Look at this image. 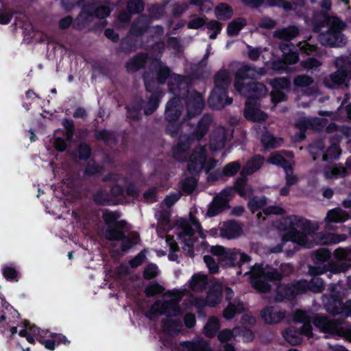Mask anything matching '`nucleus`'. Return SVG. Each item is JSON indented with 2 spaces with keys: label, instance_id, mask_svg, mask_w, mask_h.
I'll list each match as a JSON object with an SVG mask.
<instances>
[{
  "label": "nucleus",
  "instance_id": "obj_1",
  "mask_svg": "<svg viewBox=\"0 0 351 351\" xmlns=\"http://www.w3.org/2000/svg\"><path fill=\"white\" fill-rule=\"evenodd\" d=\"M152 64V71L149 72L156 80L157 86L166 84L167 80L169 79L167 86L169 92L172 94L177 93L182 86H186V77L184 75L172 73L168 66L162 64L160 57L155 58Z\"/></svg>",
  "mask_w": 351,
  "mask_h": 351
},
{
  "label": "nucleus",
  "instance_id": "obj_2",
  "mask_svg": "<svg viewBox=\"0 0 351 351\" xmlns=\"http://www.w3.org/2000/svg\"><path fill=\"white\" fill-rule=\"evenodd\" d=\"M311 221L291 215L284 218L280 221V226L282 230L287 231L282 237L283 243L291 241L298 245H304L306 241V236L298 230L301 228L304 231H309L311 229Z\"/></svg>",
  "mask_w": 351,
  "mask_h": 351
},
{
  "label": "nucleus",
  "instance_id": "obj_3",
  "mask_svg": "<svg viewBox=\"0 0 351 351\" xmlns=\"http://www.w3.org/2000/svg\"><path fill=\"white\" fill-rule=\"evenodd\" d=\"M120 217L121 213L118 210L104 209L102 211L101 218L106 226L104 236L109 241H119L124 238L127 221L123 219L119 220Z\"/></svg>",
  "mask_w": 351,
  "mask_h": 351
},
{
  "label": "nucleus",
  "instance_id": "obj_4",
  "mask_svg": "<svg viewBox=\"0 0 351 351\" xmlns=\"http://www.w3.org/2000/svg\"><path fill=\"white\" fill-rule=\"evenodd\" d=\"M182 101H184L187 110L186 117L189 119L199 114L204 108V100L202 95L194 90L190 92V87L186 81V86L179 89Z\"/></svg>",
  "mask_w": 351,
  "mask_h": 351
},
{
  "label": "nucleus",
  "instance_id": "obj_5",
  "mask_svg": "<svg viewBox=\"0 0 351 351\" xmlns=\"http://www.w3.org/2000/svg\"><path fill=\"white\" fill-rule=\"evenodd\" d=\"M142 77L145 90L151 93L148 101L143 108L144 114L148 116L152 114L158 109L162 97V91L160 87L156 85V80L149 72L145 71Z\"/></svg>",
  "mask_w": 351,
  "mask_h": 351
},
{
  "label": "nucleus",
  "instance_id": "obj_6",
  "mask_svg": "<svg viewBox=\"0 0 351 351\" xmlns=\"http://www.w3.org/2000/svg\"><path fill=\"white\" fill-rule=\"evenodd\" d=\"M323 302L324 308L331 315H341L343 317L351 315V300L343 302L339 291H333L326 296Z\"/></svg>",
  "mask_w": 351,
  "mask_h": 351
},
{
  "label": "nucleus",
  "instance_id": "obj_7",
  "mask_svg": "<svg viewBox=\"0 0 351 351\" xmlns=\"http://www.w3.org/2000/svg\"><path fill=\"white\" fill-rule=\"evenodd\" d=\"M302 283L300 280L287 284L280 283L276 287L274 300L277 302H282L295 299L298 295L302 294L304 288Z\"/></svg>",
  "mask_w": 351,
  "mask_h": 351
},
{
  "label": "nucleus",
  "instance_id": "obj_8",
  "mask_svg": "<svg viewBox=\"0 0 351 351\" xmlns=\"http://www.w3.org/2000/svg\"><path fill=\"white\" fill-rule=\"evenodd\" d=\"M260 73L255 66L250 64H244L239 68L234 75V86L238 92H244L246 84L244 81L251 79L255 80L258 77Z\"/></svg>",
  "mask_w": 351,
  "mask_h": 351
},
{
  "label": "nucleus",
  "instance_id": "obj_9",
  "mask_svg": "<svg viewBox=\"0 0 351 351\" xmlns=\"http://www.w3.org/2000/svg\"><path fill=\"white\" fill-rule=\"evenodd\" d=\"M169 309L174 311V315H178L181 311L180 306L171 301L156 300L146 312L145 317L150 320H154L156 316L160 315L165 314L169 317L171 315L167 313Z\"/></svg>",
  "mask_w": 351,
  "mask_h": 351
},
{
  "label": "nucleus",
  "instance_id": "obj_10",
  "mask_svg": "<svg viewBox=\"0 0 351 351\" xmlns=\"http://www.w3.org/2000/svg\"><path fill=\"white\" fill-rule=\"evenodd\" d=\"M174 96L166 104L165 117L167 121H179L183 111V104L180 93L173 94Z\"/></svg>",
  "mask_w": 351,
  "mask_h": 351
},
{
  "label": "nucleus",
  "instance_id": "obj_11",
  "mask_svg": "<svg viewBox=\"0 0 351 351\" xmlns=\"http://www.w3.org/2000/svg\"><path fill=\"white\" fill-rule=\"evenodd\" d=\"M232 101V98L228 97V90L226 88H215L208 99L209 107L216 110H221L225 106L230 105Z\"/></svg>",
  "mask_w": 351,
  "mask_h": 351
},
{
  "label": "nucleus",
  "instance_id": "obj_12",
  "mask_svg": "<svg viewBox=\"0 0 351 351\" xmlns=\"http://www.w3.org/2000/svg\"><path fill=\"white\" fill-rule=\"evenodd\" d=\"M286 311L278 306H266L261 311V317L269 325L280 323L285 317Z\"/></svg>",
  "mask_w": 351,
  "mask_h": 351
},
{
  "label": "nucleus",
  "instance_id": "obj_13",
  "mask_svg": "<svg viewBox=\"0 0 351 351\" xmlns=\"http://www.w3.org/2000/svg\"><path fill=\"white\" fill-rule=\"evenodd\" d=\"M206 160L205 149L201 148L199 150H194L191 154L188 164L187 170L191 175L199 173L203 169Z\"/></svg>",
  "mask_w": 351,
  "mask_h": 351
},
{
  "label": "nucleus",
  "instance_id": "obj_14",
  "mask_svg": "<svg viewBox=\"0 0 351 351\" xmlns=\"http://www.w3.org/2000/svg\"><path fill=\"white\" fill-rule=\"evenodd\" d=\"M322 45L328 47H342L347 43V38L342 32L326 31L319 36Z\"/></svg>",
  "mask_w": 351,
  "mask_h": 351
},
{
  "label": "nucleus",
  "instance_id": "obj_15",
  "mask_svg": "<svg viewBox=\"0 0 351 351\" xmlns=\"http://www.w3.org/2000/svg\"><path fill=\"white\" fill-rule=\"evenodd\" d=\"M220 236L228 239L239 237L243 233L242 224L234 219H229L221 223Z\"/></svg>",
  "mask_w": 351,
  "mask_h": 351
},
{
  "label": "nucleus",
  "instance_id": "obj_16",
  "mask_svg": "<svg viewBox=\"0 0 351 351\" xmlns=\"http://www.w3.org/2000/svg\"><path fill=\"white\" fill-rule=\"evenodd\" d=\"M194 140L189 135L185 139L180 138L176 146L172 149L173 157L178 162H185L188 159L189 150Z\"/></svg>",
  "mask_w": 351,
  "mask_h": 351
},
{
  "label": "nucleus",
  "instance_id": "obj_17",
  "mask_svg": "<svg viewBox=\"0 0 351 351\" xmlns=\"http://www.w3.org/2000/svg\"><path fill=\"white\" fill-rule=\"evenodd\" d=\"M312 323L316 328L324 333L335 334L338 328V324L325 315H316L313 317Z\"/></svg>",
  "mask_w": 351,
  "mask_h": 351
},
{
  "label": "nucleus",
  "instance_id": "obj_18",
  "mask_svg": "<svg viewBox=\"0 0 351 351\" xmlns=\"http://www.w3.org/2000/svg\"><path fill=\"white\" fill-rule=\"evenodd\" d=\"M152 21L147 14H143L132 23L129 33L132 36L141 37L147 31Z\"/></svg>",
  "mask_w": 351,
  "mask_h": 351
},
{
  "label": "nucleus",
  "instance_id": "obj_19",
  "mask_svg": "<svg viewBox=\"0 0 351 351\" xmlns=\"http://www.w3.org/2000/svg\"><path fill=\"white\" fill-rule=\"evenodd\" d=\"M212 122V118L210 115L204 114L197 122L195 130L189 134L195 141H201L207 134Z\"/></svg>",
  "mask_w": 351,
  "mask_h": 351
},
{
  "label": "nucleus",
  "instance_id": "obj_20",
  "mask_svg": "<svg viewBox=\"0 0 351 351\" xmlns=\"http://www.w3.org/2000/svg\"><path fill=\"white\" fill-rule=\"evenodd\" d=\"M147 58L148 56L146 53L141 52L136 54L125 63L127 72L132 73L143 69L146 65Z\"/></svg>",
  "mask_w": 351,
  "mask_h": 351
},
{
  "label": "nucleus",
  "instance_id": "obj_21",
  "mask_svg": "<svg viewBox=\"0 0 351 351\" xmlns=\"http://www.w3.org/2000/svg\"><path fill=\"white\" fill-rule=\"evenodd\" d=\"M84 5L90 18L95 17L99 19H105L110 16L112 12V10L108 6H97L94 2H88Z\"/></svg>",
  "mask_w": 351,
  "mask_h": 351
},
{
  "label": "nucleus",
  "instance_id": "obj_22",
  "mask_svg": "<svg viewBox=\"0 0 351 351\" xmlns=\"http://www.w3.org/2000/svg\"><path fill=\"white\" fill-rule=\"evenodd\" d=\"M94 204L99 206H114L109 191L104 188L97 189L92 195Z\"/></svg>",
  "mask_w": 351,
  "mask_h": 351
},
{
  "label": "nucleus",
  "instance_id": "obj_23",
  "mask_svg": "<svg viewBox=\"0 0 351 351\" xmlns=\"http://www.w3.org/2000/svg\"><path fill=\"white\" fill-rule=\"evenodd\" d=\"M229 207L228 199L221 197H215L208 205L207 215L209 217H215Z\"/></svg>",
  "mask_w": 351,
  "mask_h": 351
},
{
  "label": "nucleus",
  "instance_id": "obj_24",
  "mask_svg": "<svg viewBox=\"0 0 351 351\" xmlns=\"http://www.w3.org/2000/svg\"><path fill=\"white\" fill-rule=\"evenodd\" d=\"M144 100L140 97L135 101L131 106H126V117L133 121H139L141 119V111L143 108Z\"/></svg>",
  "mask_w": 351,
  "mask_h": 351
},
{
  "label": "nucleus",
  "instance_id": "obj_25",
  "mask_svg": "<svg viewBox=\"0 0 351 351\" xmlns=\"http://www.w3.org/2000/svg\"><path fill=\"white\" fill-rule=\"evenodd\" d=\"M348 269V265L344 263H339L335 261H329L323 267H317L315 268L316 274H322L326 271H330L332 274H339L345 272Z\"/></svg>",
  "mask_w": 351,
  "mask_h": 351
},
{
  "label": "nucleus",
  "instance_id": "obj_26",
  "mask_svg": "<svg viewBox=\"0 0 351 351\" xmlns=\"http://www.w3.org/2000/svg\"><path fill=\"white\" fill-rule=\"evenodd\" d=\"M347 73L342 69H337L335 72L331 73L328 79L324 80L325 86L330 89L337 88L343 84L348 76Z\"/></svg>",
  "mask_w": 351,
  "mask_h": 351
},
{
  "label": "nucleus",
  "instance_id": "obj_27",
  "mask_svg": "<svg viewBox=\"0 0 351 351\" xmlns=\"http://www.w3.org/2000/svg\"><path fill=\"white\" fill-rule=\"evenodd\" d=\"M323 174L327 179L345 178L347 175L346 169L341 164L332 166L326 165L323 169Z\"/></svg>",
  "mask_w": 351,
  "mask_h": 351
},
{
  "label": "nucleus",
  "instance_id": "obj_28",
  "mask_svg": "<svg viewBox=\"0 0 351 351\" xmlns=\"http://www.w3.org/2000/svg\"><path fill=\"white\" fill-rule=\"evenodd\" d=\"M298 34V28L295 25H289L287 27L276 30L274 33V36L278 39L287 41L290 45V41L294 38H295Z\"/></svg>",
  "mask_w": 351,
  "mask_h": 351
},
{
  "label": "nucleus",
  "instance_id": "obj_29",
  "mask_svg": "<svg viewBox=\"0 0 351 351\" xmlns=\"http://www.w3.org/2000/svg\"><path fill=\"white\" fill-rule=\"evenodd\" d=\"M283 338L291 345L298 346L302 343L303 338L298 330V328L291 326L282 332Z\"/></svg>",
  "mask_w": 351,
  "mask_h": 351
},
{
  "label": "nucleus",
  "instance_id": "obj_30",
  "mask_svg": "<svg viewBox=\"0 0 351 351\" xmlns=\"http://www.w3.org/2000/svg\"><path fill=\"white\" fill-rule=\"evenodd\" d=\"M244 117L251 121H265L267 119V113L254 107H250L246 103V108L244 110Z\"/></svg>",
  "mask_w": 351,
  "mask_h": 351
},
{
  "label": "nucleus",
  "instance_id": "obj_31",
  "mask_svg": "<svg viewBox=\"0 0 351 351\" xmlns=\"http://www.w3.org/2000/svg\"><path fill=\"white\" fill-rule=\"evenodd\" d=\"M94 138L97 141L104 142L105 145L115 144L117 139L115 133L107 129L97 130L93 131Z\"/></svg>",
  "mask_w": 351,
  "mask_h": 351
},
{
  "label": "nucleus",
  "instance_id": "obj_32",
  "mask_svg": "<svg viewBox=\"0 0 351 351\" xmlns=\"http://www.w3.org/2000/svg\"><path fill=\"white\" fill-rule=\"evenodd\" d=\"M252 287L258 293H267L271 289V286L265 280L262 276H254L250 277Z\"/></svg>",
  "mask_w": 351,
  "mask_h": 351
},
{
  "label": "nucleus",
  "instance_id": "obj_33",
  "mask_svg": "<svg viewBox=\"0 0 351 351\" xmlns=\"http://www.w3.org/2000/svg\"><path fill=\"white\" fill-rule=\"evenodd\" d=\"M324 21L328 27L327 31L342 32L346 27V23L336 16H324Z\"/></svg>",
  "mask_w": 351,
  "mask_h": 351
},
{
  "label": "nucleus",
  "instance_id": "obj_34",
  "mask_svg": "<svg viewBox=\"0 0 351 351\" xmlns=\"http://www.w3.org/2000/svg\"><path fill=\"white\" fill-rule=\"evenodd\" d=\"M237 257V251L234 249H227L222 256L218 258V262L222 267H236Z\"/></svg>",
  "mask_w": 351,
  "mask_h": 351
},
{
  "label": "nucleus",
  "instance_id": "obj_35",
  "mask_svg": "<svg viewBox=\"0 0 351 351\" xmlns=\"http://www.w3.org/2000/svg\"><path fill=\"white\" fill-rule=\"evenodd\" d=\"M231 82L229 72L226 69L219 71L214 76L215 88L228 90Z\"/></svg>",
  "mask_w": 351,
  "mask_h": 351
},
{
  "label": "nucleus",
  "instance_id": "obj_36",
  "mask_svg": "<svg viewBox=\"0 0 351 351\" xmlns=\"http://www.w3.org/2000/svg\"><path fill=\"white\" fill-rule=\"evenodd\" d=\"M214 12L217 19L220 21H228L233 15L232 7L226 3H219L215 8Z\"/></svg>",
  "mask_w": 351,
  "mask_h": 351
},
{
  "label": "nucleus",
  "instance_id": "obj_37",
  "mask_svg": "<svg viewBox=\"0 0 351 351\" xmlns=\"http://www.w3.org/2000/svg\"><path fill=\"white\" fill-rule=\"evenodd\" d=\"M289 43H282L280 49L282 52V58L285 63L288 64H296L299 60V54L297 51L289 49Z\"/></svg>",
  "mask_w": 351,
  "mask_h": 351
},
{
  "label": "nucleus",
  "instance_id": "obj_38",
  "mask_svg": "<svg viewBox=\"0 0 351 351\" xmlns=\"http://www.w3.org/2000/svg\"><path fill=\"white\" fill-rule=\"evenodd\" d=\"M300 282H303L304 291L302 294L311 291L313 293H320L324 290V282L323 280L319 278H314L311 281H307L305 279H300Z\"/></svg>",
  "mask_w": 351,
  "mask_h": 351
},
{
  "label": "nucleus",
  "instance_id": "obj_39",
  "mask_svg": "<svg viewBox=\"0 0 351 351\" xmlns=\"http://www.w3.org/2000/svg\"><path fill=\"white\" fill-rule=\"evenodd\" d=\"M247 25V21L244 18H236L227 26V34L229 36H237L240 31Z\"/></svg>",
  "mask_w": 351,
  "mask_h": 351
},
{
  "label": "nucleus",
  "instance_id": "obj_40",
  "mask_svg": "<svg viewBox=\"0 0 351 351\" xmlns=\"http://www.w3.org/2000/svg\"><path fill=\"white\" fill-rule=\"evenodd\" d=\"M226 140L227 136L224 131L215 132L210 137V146L214 150H220L225 147Z\"/></svg>",
  "mask_w": 351,
  "mask_h": 351
},
{
  "label": "nucleus",
  "instance_id": "obj_41",
  "mask_svg": "<svg viewBox=\"0 0 351 351\" xmlns=\"http://www.w3.org/2000/svg\"><path fill=\"white\" fill-rule=\"evenodd\" d=\"M341 154V149L338 143H332L330 146L328 147L326 153L322 156V160L330 162L332 160H339Z\"/></svg>",
  "mask_w": 351,
  "mask_h": 351
},
{
  "label": "nucleus",
  "instance_id": "obj_42",
  "mask_svg": "<svg viewBox=\"0 0 351 351\" xmlns=\"http://www.w3.org/2000/svg\"><path fill=\"white\" fill-rule=\"evenodd\" d=\"M208 285V278L206 275L195 274L190 280V287L193 290H203Z\"/></svg>",
  "mask_w": 351,
  "mask_h": 351
},
{
  "label": "nucleus",
  "instance_id": "obj_43",
  "mask_svg": "<svg viewBox=\"0 0 351 351\" xmlns=\"http://www.w3.org/2000/svg\"><path fill=\"white\" fill-rule=\"evenodd\" d=\"M89 19L90 17L88 16L87 11L84 5H83L80 14L77 15L76 19L73 20L72 24L73 28L77 30L83 29L86 25L89 22Z\"/></svg>",
  "mask_w": 351,
  "mask_h": 351
},
{
  "label": "nucleus",
  "instance_id": "obj_44",
  "mask_svg": "<svg viewBox=\"0 0 351 351\" xmlns=\"http://www.w3.org/2000/svg\"><path fill=\"white\" fill-rule=\"evenodd\" d=\"M182 326L180 320L171 318L163 319L161 322L162 328L165 333L179 331Z\"/></svg>",
  "mask_w": 351,
  "mask_h": 351
},
{
  "label": "nucleus",
  "instance_id": "obj_45",
  "mask_svg": "<svg viewBox=\"0 0 351 351\" xmlns=\"http://www.w3.org/2000/svg\"><path fill=\"white\" fill-rule=\"evenodd\" d=\"M104 170L102 165L93 163H87L83 171L84 176L86 177H95L101 175Z\"/></svg>",
  "mask_w": 351,
  "mask_h": 351
},
{
  "label": "nucleus",
  "instance_id": "obj_46",
  "mask_svg": "<svg viewBox=\"0 0 351 351\" xmlns=\"http://www.w3.org/2000/svg\"><path fill=\"white\" fill-rule=\"evenodd\" d=\"M220 324L217 318L212 317L208 319L204 326L205 335L208 337H213L218 332Z\"/></svg>",
  "mask_w": 351,
  "mask_h": 351
},
{
  "label": "nucleus",
  "instance_id": "obj_47",
  "mask_svg": "<svg viewBox=\"0 0 351 351\" xmlns=\"http://www.w3.org/2000/svg\"><path fill=\"white\" fill-rule=\"evenodd\" d=\"M165 288L157 281L149 282L145 288L144 293L147 298H152L163 293Z\"/></svg>",
  "mask_w": 351,
  "mask_h": 351
},
{
  "label": "nucleus",
  "instance_id": "obj_48",
  "mask_svg": "<svg viewBox=\"0 0 351 351\" xmlns=\"http://www.w3.org/2000/svg\"><path fill=\"white\" fill-rule=\"evenodd\" d=\"M139 236L137 234H132L131 237L124 235V238L121 240V241L120 249L123 252H127L136 245Z\"/></svg>",
  "mask_w": 351,
  "mask_h": 351
},
{
  "label": "nucleus",
  "instance_id": "obj_49",
  "mask_svg": "<svg viewBox=\"0 0 351 351\" xmlns=\"http://www.w3.org/2000/svg\"><path fill=\"white\" fill-rule=\"evenodd\" d=\"M77 152L79 160L82 161H87L93 154L90 145L85 142H82L77 145Z\"/></svg>",
  "mask_w": 351,
  "mask_h": 351
},
{
  "label": "nucleus",
  "instance_id": "obj_50",
  "mask_svg": "<svg viewBox=\"0 0 351 351\" xmlns=\"http://www.w3.org/2000/svg\"><path fill=\"white\" fill-rule=\"evenodd\" d=\"M267 204V198L265 196L261 197H253L250 199L247 207L252 213H255L262 209Z\"/></svg>",
  "mask_w": 351,
  "mask_h": 351
},
{
  "label": "nucleus",
  "instance_id": "obj_51",
  "mask_svg": "<svg viewBox=\"0 0 351 351\" xmlns=\"http://www.w3.org/2000/svg\"><path fill=\"white\" fill-rule=\"evenodd\" d=\"M331 257V252L326 248H319L313 253V259L316 264L328 263Z\"/></svg>",
  "mask_w": 351,
  "mask_h": 351
},
{
  "label": "nucleus",
  "instance_id": "obj_52",
  "mask_svg": "<svg viewBox=\"0 0 351 351\" xmlns=\"http://www.w3.org/2000/svg\"><path fill=\"white\" fill-rule=\"evenodd\" d=\"M268 161L269 163L272 165L282 167L284 170L285 169H288V170H290V169L288 167L291 165V164L289 162L288 160L285 158L281 154L278 153L271 154L269 158Z\"/></svg>",
  "mask_w": 351,
  "mask_h": 351
},
{
  "label": "nucleus",
  "instance_id": "obj_53",
  "mask_svg": "<svg viewBox=\"0 0 351 351\" xmlns=\"http://www.w3.org/2000/svg\"><path fill=\"white\" fill-rule=\"evenodd\" d=\"M267 267L268 270L262 271V276L267 282H280L282 279L283 275L277 269L269 266Z\"/></svg>",
  "mask_w": 351,
  "mask_h": 351
},
{
  "label": "nucleus",
  "instance_id": "obj_54",
  "mask_svg": "<svg viewBox=\"0 0 351 351\" xmlns=\"http://www.w3.org/2000/svg\"><path fill=\"white\" fill-rule=\"evenodd\" d=\"M126 9L130 14H141L145 9V3L142 0H129L126 4Z\"/></svg>",
  "mask_w": 351,
  "mask_h": 351
},
{
  "label": "nucleus",
  "instance_id": "obj_55",
  "mask_svg": "<svg viewBox=\"0 0 351 351\" xmlns=\"http://www.w3.org/2000/svg\"><path fill=\"white\" fill-rule=\"evenodd\" d=\"M241 165L239 161H233L226 164L221 170L222 174L226 177L234 176L241 169Z\"/></svg>",
  "mask_w": 351,
  "mask_h": 351
},
{
  "label": "nucleus",
  "instance_id": "obj_56",
  "mask_svg": "<svg viewBox=\"0 0 351 351\" xmlns=\"http://www.w3.org/2000/svg\"><path fill=\"white\" fill-rule=\"evenodd\" d=\"M197 185V180L194 177H187L182 180L181 184L182 190L186 194L193 193Z\"/></svg>",
  "mask_w": 351,
  "mask_h": 351
},
{
  "label": "nucleus",
  "instance_id": "obj_57",
  "mask_svg": "<svg viewBox=\"0 0 351 351\" xmlns=\"http://www.w3.org/2000/svg\"><path fill=\"white\" fill-rule=\"evenodd\" d=\"M248 179L244 178H237L235 180L234 184L232 186L237 193L241 197H246L247 195V192L245 190V186L247 185Z\"/></svg>",
  "mask_w": 351,
  "mask_h": 351
},
{
  "label": "nucleus",
  "instance_id": "obj_58",
  "mask_svg": "<svg viewBox=\"0 0 351 351\" xmlns=\"http://www.w3.org/2000/svg\"><path fill=\"white\" fill-rule=\"evenodd\" d=\"M325 221L326 226L328 227L330 223L342 222L343 219L340 210L337 208H335L328 211Z\"/></svg>",
  "mask_w": 351,
  "mask_h": 351
},
{
  "label": "nucleus",
  "instance_id": "obj_59",
  "mask_svg": "<svg viewBox=\"0 0 351 351\" xmlns=\"http://www.w3.org/2000/svg\"><path fill=\"white\" fill-rule=\"evenodd\" d=\"M300 51L302 55L304 54L306 56H311L317 54L319 51V48L317 45L311 44L307 41H304V43H300L299 45Z\"/></svg>",
  "mask_w": 351,
  "mask_h": 351
},
{
  "label": "nucleus",
  "instance_id": "obj_60",
  "mask_svg": "<svg viewBox=\"0 0 351 351\" xmlns=\"http://www.w3.org/2000/svg\"><path fill=\"white\" fill-rule=\"evenodd\" d=\"M265 89V86L263 83L252 82L246 84L245 91L254 93L256 96H261Z\"/></svg>",
  "mask_w": 351,
  "mask_h": 351
},
{
  "label": "nucleus",
  "instance_id": "obj_61",
  "mask_svg": "<svg viewBox=\"0 0 351 351\" xmlns=\"http://www.w3.org/2000/svg\"><path fill=\"white\" fill-rule=\"evenodd\" d=\"M109 193L110 196H112L115 206L119 204V198L124 197L125 189L121 185L115 184L110 187Z\"/></svg>",
  "mask_w": 351,
  "mask_h": 351
},
{
  "label": "nucleus",
  "instance_id": "obj_62",
  "mask_svg": "<svg viewBox=\"0 0 351 351\" xmlns=\"http://www.w3.org/2000/svg\"><path fill=\"white\" fill-rule=\"evenodd\" d=\"M333 256L339 261H351V249L338 247L334 251Z\"/></svg>",
  "mask_w": 351,
  "mask_h": 351
},
{
  "label": "nucleus",
  "instance_id": "obj_63",
  "mask_svg": "<svg viewBox=\"0 0 351 351\" xmlns=\"http://www.w3.org/2000/svg\"><path fill=\"white\" fill-rule=\"evenodd\" d=\"M264 162L265 158L261 154H256L247 162L246 165L248 167H250L252 171L255 173L262 167Z\"/></svg>",
  "mask_w": 351,
  "mask_h": 351
},
{
  "label": "nucleus",
  "instance_id": "obj_64",
  "mask_svg": "<svg viewBox=\"0 0 351 351\" xmlns=\"http://www.w3.org/2000/svg\"><path fill=\"white\" fill-rule=\"evenodd\" d=\"M261 142L266 149H274L277 147L276 138L267 132L263 134Z\"/></svg>",
  "mask_w": 351,
  "mask_h": 351
}]
</instances>
